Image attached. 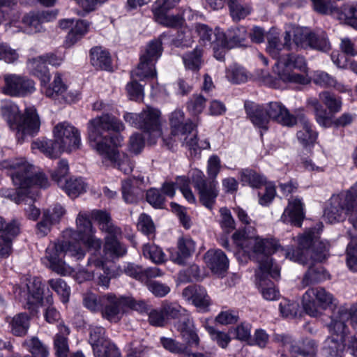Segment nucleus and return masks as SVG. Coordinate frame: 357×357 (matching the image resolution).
<instances>
[{"mask_svg":"<svg viewBox=\"0 0 357 357\" xmlns=\"http://www.w3.org/2000/svg\"><path fill=\"white\" fill-rule=\"evenodd\" d=\"M226 77L231 82L240 84L245 82L248 79L249 75L244 68L234 64L227 70Z\"/></svg>","mask_w":357,"mask_h":357,"instance_id":"nucleus-48","label":"nucleus"},{"mask_svg":"<svg viewBox=\"0 0 357 357\" xmlns=\"http://www.w3.org/2000/svg\"><path fill=\"white\" fill-rule=\"evenodd\" d=\"M265 107L270 120L287 127H292L297 123V116L291 114L282 103L276 101L270 102L265 105Z\"/></svg>","mask_w":357,"mask_h":357,"instance_id":"nucleus-23","label":"nucleus"},{"mask_svg":"<svg viewBox=\"0 0 357 357\" xmlns=\"http://www.w3.org/2000/svg\"><path fill=\"white\" fill-rule=\"evenodd\" d=\"M2 91L11 96H26L36 91L35 82L26 77L15 74H6L3 77Z\"/></svg>","mask_w":357,"mask_h":357,"instance_id":"nucleus-20","label":"nucleus"},{"mask_svg":"<svg viewBox=\"0 0 357 357\" xmlns=\"http://www.w3.org/2000/svg\"><path fill=\"white\" fill-rule=\"evenodd\" d=\"M66 254L79 260L84 257L85 251L77 242L59 241L50 243L46 248L44 263L57 274H70L72 272L71 268L61 259V257Z\"/></svg>","mask_w":357,"mask_h":357,"instance_id":"nucleus-9","label":"nucleus"},{"mask_svg":"<svg viewBox=\"0 0 357 357\" xmlns=\"http://www.w3.org/2000/svg\"><path fill=\"white\" fill-rule=\"evenodd\" d=\"M24 31L28 33H38L42 31L43 26L37 13H29L22 18Z\"/></svg>","mask_w":357,"mask_h":357,"instance_id":"nucleus-50","label":"nucleus"},{"mask_svg":"<svg viewBox=\"0 0 357 357\" xmlns=\"http://www.w3.org/2000/svg\"><path fill=\"white\" fill-rule=\"evenodd\" d=\"M162 312L165 314L167 322L169 319L181 320L188 313L187 310L182 307L178 303L165 301L162 303Z\"/></svg>","mask_w":357,"mask_h":357,"instance_id":"nucleus-44","label":"nucleus"},{"mask_svg":"<svg viewBox=\"0 0 357 357\" xmlns=\"http://www.w3.org/2000/svg\"><path fill=\"white\" fill-rule=\"evenodd\" d=\"M91 62L96 68L109 70L111 66V58L106 50L96 47L91 50Z\"/></svg>","mask_w":357,"mask_h":357,"instance_id":"nucleus-41","label":"nucleus"},{"mask_svg":"<svg viewBox=\"0 0 357 357\" xmlns=\"http://www.w3.org/2000/svg\"><path fill=\"white\" fill-rule=\"evenodd\" d=\"M357 199V182L347 192L333 196L331 207L325 211V218L331 223L343 220L349 214V220L355 229H357V209L356 206Z\"/></svg>","mask_w":357,"mask_h":357,"instance_id":"nucleus-10","label":"nucleus"},{"mask_svg":"<svg viewBox=\"0 0 357 357\" xmlns=\"http://www.w3.org/2000/svg\"><path fill=\"white\" fill-rule=\"evenodd\" d=\"M206 330L209 333L212 340L215 341L217 344L222 349H225L231 341L230 336L222 331L215 330L213 327L205 326Z\"/></svg>","mask_w":357,"mask_h":357,"instance_id":"nucleus-57","label":"nucleus"},{"mask_svg":"<svg viewBox=\"0 0 357 357\" xmlns=\"http://www.w3.org/2000/svg\"><path fill=\"white\" fill-rule=\"evenodd\" d=\"M13 293L16 299L26 303L29 307L37 305L42 301L43 289L41 282L36 278H24L19 284L13 287Z\"/></svg>","mask_w":357,"mask_h":357,"instance_id":"nucleus-15","label":"nucleus"},{"mask_svg":"<svg viewBox=\"0 0 357 357\" xmlns=\"http://www.w3.org/2000/svg\"><path fill=\"white\" fill-rule=\"evenodd\" d=\"M28 67L33 75L40 78L41 84L49 83L50 80L49 70L43 55L30 59Z\"/></svg>","mask_w":357,"mask_h":357,"instance_id":"nucleus-35","label":"nucleus"},{"mask_svg":"<svg viewBox=\"0 0 357 357\" xmlns=\"http://www.w3.org/2000/svg\"><path fill=\"white\" fill-rule=\"evenodd\" d=\"M328 250V242L320 241L318 232L310 229L298 237V248L291 252H287L286 256L290 260L302 264H312L326 259Z\"/></svg>","mask_w":357,"mask_h":357,"instance_id":"nucleus-8","label":"nucleus"},{"mask_svg":"<svg viewBox=\"0 0 357 357\" xmlns=\"http://www.w3.org/2000/svg\"><path fill=\"white\" fill-rule=\"evenodd\" d=\"M89 343L96 357H121L116 347L105 335L101 326H91Z\"/></svg>","mask_w":357,"mask_h":357,"instance_id":"nucleus-17","label":"nucleus"},{"mask_svg":"<svg viewBox=\"0 0 357 357\" xmlns=\"http://www.w3.org/2000/svg\"><path fill=\"white\" fill-rule=\"evenodd\" d=\"M303 204L301 199L291 197L283 212L281 220L285 223H291L300 227L304 219Z\"/></svg>","mask_w":357,"mask_h":357,"instance_id":"nucleus-25","label":"nucleus"},{"mask_svg":"<svg viewBox=\"0 0 357 357\" xmlns=\"http://www.w3.org/2000/svg\"><path fill=\"white\" fill-rule=\"evenodd\" d=\"M313 34L314 33L307 28H296L294 30V42L298 48L301 49L310 47L314 50H324L328 47V43L323 38L319 39L320 44H315L316 38H312Z\"/></svg>","mask_w":357,"mask_h":357,"instance_id":"nucleus-26","label":"nucleus"},{"mask_svg":"<svg viewBox=\"0 0 357 357\" xmlns=\"http://www.w3.org/2000/svg\"><path fill=\"white\" fill-rule=\"evenodd\" d=\"M162 42L159 39L150 41L142 50L140 62L132 72V77L144 79L156 75L155 63L162 52Z\"/></svg>","mask_w":357,"mask_h":357,"instance_id":"nucleus-14","label":"nucleus"},{"mask_svg":"<svg viewBox=\"0 0 357 357\" xmlns=\"http://www.w3.org/2000/svg\"><path fill=\"white\" fill-rule=\"evenodd\" d=\"M339 19L357 30V2L344 4L337 10Z\"/></svg>","mask_w":357,"mask_h":357,"instance_id":"nucleus-40","label":"nucleus"},{"mask_svg":"<svg viewBox=\"0 0 357 357\" xmlns=\"http://www.w3.org/2000/svg\"><path fill=\"white\" fill-rule=\"evenodd\" d=\"M41 84V91L47 96L53 99L62 98L66 91V85L63 82L61 75L56 73L51 84Z\"/></svg>","mask_w":357,"mask_h":357,"instance_id":"nucleus-34","label":"nucleus"},{"mask_svg":"<svg viewBox=\"0 0 357 357\" xmlns=\"http://www.w3.org/2000/svg\"><path fill=\"white\" fill-rule=\"evenodd\" d=\"M327 327L331 335L324 342L323 350L325 354L331 357H337L342 355L345 347V338L348 334H342L331 328V321Z\"/></svg>","mask_w":357,"mask_h":357,"instance_id":"nucleus-24","label":"nucleus"},{"mask_svg":"<svg viewBox=\"0 0 357 357\" xmlns=\"http://www.w3.org/2000/svg\"><path fill=\"white\" fill-rule=\"evenodd\" d=\"M146 200L154 208H162L165 198L158 190L151 188L146 192Z\"/></svg>","mask_w":357,"mask_h":357,"instance_id":"nucleus-63","label":"nucleus"},{"mask_svg":"<svg viewBox=\"0 0 357 357\" xmlns=\"http://www.w3.org/2000/svg\"><path fill=\"white\" fill-rule=\"evenodd\" d=\"M54 348L57 357H68V344L67 337L61 334H56L54 337Z\"/></svg>","mask_w":357,"mask_h":357,"instance_id":"nucleus-64","label":"nucleus"},{"mask_svg":"<svg viewBox=\"0 0 357 357\" xmlns=\"http://www.w3.org/2000/svg\"><path fill=\"white\" fill-rule=\"evenodd\" d=\"M143 255L155 264H162L165 261V254L160 247L153 243H147L144 245Z\"/></svg>","mask_w":357,"mask_h":357,"instance_id":"nucleus-49","label":"nucleus"},{"mask_svg":"<svg viewBox=\"0 0 357 357\" xmlns=\"http://www.w3.org/2000/svg\"><path fill=\"white\" fill-rule=\"evenodd\" d=\"M307 104L314 111L316 121L319 125L325 128H329L332 125L336 127H345L353 123L356 119V114L344 112L333 121L328 116V113L317 98H310Z\"/></svg>","mask_w":357,"mask_h":357,"instance_id":"nucleus-18","label":"nucleus"},{"mask_svg":"<svg viewBox=\"0 0 357 357\" xmlns=\"http://www.w3.org/2000/svg\"><path fill=\"white\" fill-rule=\"evenodd\" d=\"M183 297L186 301H191L200 310L206 311L211 304V300L206 289L199 286H188L182 293Z\"/></svg>","mask_w":357,"mask_h":357,"instance_id":"nucleus-27","label":"nucleus"},{"mask_svg":"<svg viewBox=\"0 0 357 357\" xmlns=\"http://www.w3.org/2000/svg\"><path fill=\"white\" fill-rule=\"evenodd\" d=\"M220 225L222 229L229 233L235 228V221L231 216L230 211L227 208L220 209Z\"/></svg>","mask_w":357,"mask_h":357,"instance_id":"nucleus-61","label":"nucleus"},{"mask_svg":"<svg viewBox=\"0 0 357 357\" xmlns=\"http://www.w3.org/2000/svg\"><path fill=\"white\" fill-rule=\"evenodd\" d=\"M83 304L85 307L93 312H100L102 309V296L88 293L84 296Z\"/></svg>","mask_w":357,"mask_h":357,"instance_id":"nucleus-58","label":"nucleus"},{"mask_svg":"<svg viewBox=\"0 0 357 357\" xmlns=\"http://www.w3.org/2000/svg\"><path fill=\"white\" fill-rule=\"evenodd\" d=\"M0 114L10 129L15 132L20 142L36 135L40 131V118L33 106L26 107L21 114L17 104L6 100L1 105Z\"/></svg>","mask_w":357,"mask_h":357,"instance_id":"nucleus-6","label":"nucleus"},{"mask_svg":"<svg viewBox=\"0 0 357 357\" xmlns=\"http://www.w3.org/2000/svg\"><path fill=\"white\" fill-rule=\"evenodd\" d=\"M1 165L3 168L11 171L12 181L20 190L16 191L13 189L2 188L0 190V195L17 204L24 202L27 188L33 185L40 188L48 186L49 182L47 177L43 173L37 172L33 166L22 158L10 161L5 160Z\"/></svg>","mask_w":357,"mask_h":357,"instance_id":"nucleus-5","label":"nucleus"},{"mask_svg":"<svg viewBox=\"0 0 357 357\" xmlns=\"http://www.w3.org/2000/svg\"><path fill=\"white\" fill-rule=\"evenodd\" d=\"M334 295L321 287H310L302 296L301 305L304 312L312 317H321L324 311L332 310L331 328L342 334H349L347 321L357 331V303L349 306L346 304L337 306Z\"/></svg>","mask_w":357,"mask_h":357,"instance_id":"nucleus-2","label":"nucleus"},{"mask_svg":"<svg viewBox=\"0 0 357 357\" xmlns=\"http://www.w3.org/2000/svg\"><path fill=\"white\" fill-rule=\"evenodd\" d=\"M95 268L100 270L102 268V260L95 255L89 259L87 268L79 271L75 275V279L79 282L95 279Z\"/></svg>","mask_w":357,"mask_h":357,"instance_id":"nucleus-37","label":"nucleus"},{"mask_svg":"<svg viewBox=\"0 0 357 357\" xmlns=\"http://www.w3.org/2000/svg\"><path fill=\"white\" fill-rule=\"evenodd\" d=\"M241 181L244 185L259 188L266 183V178L252 169H243L241 172Z\"/></svg>","mask_w":357,"mask_h":357,"instance_id":"nucleus-47","label":"nucleus"},{"mask_svg":"<svg viewBox=\"0 0 357 357\" xmlns=\"http://www.w3.org/2000/svg\"><path fill=\"white\" fill-rule=\"evenodd\" d=\"M233 239L237 246L248 255L253 253L257 255L259 270L257 273L258 288L264 298L273 301L279 297V291L274 284L268 279L270 275L274 279L280 277V270L273 264L268 256L278 250V243L273 239H264L259 236H248L245 231H237L233 234Z\"/></svg>","mask_w":357,"mask_h":357,"instance_id":"nucleus-1","label":"nucleus"},{"mask_svg":"<svg viewBox=\"0 0 357 357\" xmlns=\"http://www.w3.org/2000/svg\"><path fill=\"white\" fill-rule=\"evenodd\" d=\"M208 267L216 274H221L228 268L227 256L221 250H210L204 255Z\"/></svg>","mask_w":357,"mask_h":357,"instance_id":"nucleus-29","label":"nucleus"},{"mask_svg":"<svg viewBox=\"0 0 357 357\" xmlns=\"http://www.w3.org/2000/svg\"><path fill=\"white\" fill-rule=\"evenodd\" d=\"M91 217L98 222L100 229L107 234L105 238V254L111 257L124 255L126 248L119 241L122 234L121 229L113 223L110 215L105 211L96 210L91 212Z\"/></svg>","mask_w":357,"mask_h":357,"instance_id":"nucleus-11","label":"nucleus"},{"mask_svg":"<svg viewBox=\"0 0 357 357\" xmlns=\"http://www.w3.org/2000/svg\"><path fill=\"white\" fill-rule=\"evenodd\" d=\"M122 195L124 201L127 203L136 202L140 197V190L132 185L128 180L122 183Z\"/></svg>","mask_w":357,"mask_h":357,"instance_id":"nucleus-54","label":"nucleus"},{"mask_svg":"<svg viewBox=\"0 0 357 357\" xmlns=\"http://www.w3.org/2000/svg\"><path fill=\"white\" fill-rule=\"evenodd\" d=\"M218 38L220 43L227 49H231L236 47L244 45L243 43L247 38V30L244 26L236 27L228 31L227 36L222 33H215Z\"/></svg>","mask_w":357,"mask_h":357,"instance_id":"nucleus-28","label":"nucleus"},{"mask_svg":"<svg viewBox=\"0 0 357 357\" xmlns=\"http://www.w3.org/2000/svg\"><path fill=\"white\" fill-rule=\"evenodd\" d=\"M202 54V49L197 47L183 54L182 59L185 69L192 72L199 70L203 63Z\"/></svg>","mask_w":357,"mask_h":357,"instance_id":"nucleus-38","label":"nucleus"},{"mask_svg":"<svg viewBox=\"0 0 357 357\" xmlns=\"http://www.w3.org/2000/svg\"><path fill=\"white\" fill-rule=\"evenodd\" d=\"M88 139L90 146L102 157L106 165L110 163L116 166L123 173L130 174L133 168L128 156L121 154L107 144V139L103 137L105 131L120 132L124 129L123 124L114 116L107 114L97 116L88 123Z\"/></svg>","mask_w":357,"mask_h":357,"instance_id":"nucleus-3","label":"nucleus"},{"mask_svg":"<svg viewBox=\"0 0 357 357\" xmlns=\"http://www.w3.org/2000/svg\"><path fill=\"white\" fill-rule=\"evenodd\" d=\"M160 112L151 107H146L140 113H126L124 120L130 125L142 129L147 135V140L151 144L156 143L162 136L160 121Z\"/></svg>","mask_w":357,"mask_h":357,"instance_id":"nucleus-12","label":"nucleus"},{"mask_svg":"<svg viewBox=\"0 0 357 357\" xmlns=\"http://www.w3.org/2000/svg\"><path fill=\"white\" fill-rule=\"evenodd\" d=\"M10 332L15 336L22 337L27 333L29 328V317L26 313H19L12 317H7Z\"/></svg>","mask_w":357,"mask_h":357,"instance_id":"nucleus-33","label":"nucleus"},{"mask_svg":"<svg viewBox=\"0 0 357 357\" xmlns=\"http://www.w3.org/2000/svg\"><path fill=\"white\" fill-rule=\"evenodd\" d=\"M89 29V22L84 20H77L75 24H73L66 37L65 46L66 47L73 46L88 32Z\"/></svg>","mask_w":357,"mask_h":357,"instance_id":"nucleus-36","label":"nucleus"},{"mask_svg":"<svg viewBox=\"0 0 357 357\" xmlns=\"http://www.w3.org/2000/svg\"><path fill=\"white\" fill-rule=\"evenodd\" d=\"M347 252V264L349 268L354 272L357 271V236L351 238Z\"/></svg>","mask_w":357,"mask_h":357,"instance_id":"nucleus-56","label":"nucleus"},{"mask_svg":"<svg viewBox=\"0 0 357 357\" xmlns=\"http://www.w3.org/2000/svg\"><path fill=\"white\" fill-rule=\"evenodd\" d=\"M22 345L33 357H47L49 355L47 347L37 337L33 336L25 340Z\"/></svg>","mask_w":357,"mask_h":357,"instance_id":"nucleus-43","label":"nucleus"},{"mask_svg":"<svg viewBox=\"0 0 357 357\" xmlns=\"http://www.w3.org/2000/svg\"><path fill=\"white\" fill-rule=\"evenodd\" d=\"M291 35L286 32L284 42L278 37L268 38L266 52L277 60L274 71L280 79L287 83L306 84L309 82L307 67L303 56L284 52L290 48Z\"/></svg>","mask_w":357,"mask_h":357,"instance_id":"nucleus-4","label":"nucleus"},{"mask_svg":"<svg viewBox=\"0 0 357 357\" xmlns=\"http://www.w3.org/2000/svg\"><path fill=\"white\" fill-rule=\"evenodd\" d=\"M299 121L300 129L297 132V139L305 147L310 146L315 142L317 134L313 130L312 124L303 114L297 115V121Z\"/></svg>","mask_w":357,"mask_h":357,"instance_id":"nucleus-30","label":"nucleus"},{"mask_svg":"<svg viewBox=\"0 0 357 357\" xmlns=\"http://www.w3.org/2000/svg\"><path fill=\"white\" fill-rule=\"evenodd\" d=\"M183 112L180 109H176L171 114L169 121L172 134L174 137L185 135L187 131L193 130L195 125L192 122H185Z\"/></svg>","mask_w":357,"mask_h":357,"instance_id":"nucleus-32","label":"nucleus"},{"mask_svg":"<svg viewBox=\"0 0 357 357\" xmlns=\"http://www.w3.org/2000/svg\"><path fill=\"white\" fill-rule=\"evenodd\" d=\"M160 343L166 350L173 354H180L187 351V346L184 343L170 337H162Z\"/></svg>","mask_w":357,"mask_h":357,"instance_id":"nucleus-55","label":"nucleus"},{"mask_svg":"<svg viewBox=\"0 0 357 357\" xmlns=\"http://www.w3.org/2000/svg\"><path fill=\"white\" fill-rule=\"evenodd\" d=\"M131 77H132L131 76ZM132 79V81L128 83L126 86V90L130 99L135 101L142 100L144 98V90L142 86L136 82V79H138V77H135ZM139 79L141 80L139 78Z\"/></svg>","mask_w":357,"mask_h":357,"instance_id":"nucleus-60","label":"nucleus"},{"mask_svg":"<svg viewBox=\"0 0 357 357\" xmlns=\"http://www.w3.org/2000/svg\"><path fill=\"white\" fill-rule=\"evenodd\" d=\"M54 140L38 139L31 144L33 151H38L46 156L54 158L63 152H72L81 146L80 132L71 123L63 121L57 123L53 129Z\"/></svg>","mask_w":357,"mask_h":357,"instance_id":"nucleus-7","label":"nucleus"},{"mask_svg":"<svg viewBox=\"0 0 357 357\" xmlns=\"http://www.w3.org/2000/svg\"><path fill=\"white\" fill-rule=\"evenodd\" d=\"M206 107V99L202 95H193L187 103V109L192 116L200 114Z\"/></svg>","mask_w":357,"mask_h":357,"instance_id":"nucleus-53","label":"nucleus"},{"mask_svg":"<svg viewBox=\"0 0 357 357\" xmlns=\"http://www.w3.org/2000/svg\"><path fill=\"white\" fill-rule=\"evenodd\" d=\"M229 8L231 16L235 21L245 18L251 11L248 6L242 5L237 0H229Z\"/></svg>","mask_w":357,"mask_h":357,"instance_id":"nucleus-52","label":"nucleus"},{"mask_svg":"<svg viewBox=\"0 0 357 357\" xmlns=\"http://www.w3.org/2000/svg\"><path fill=\"white\" fill-rule=\"evenodd\" d=\"M175 185L181 190L183 197L190 203H195V197L190 188V180L185 176H178L176 180Z\"/></svg>","mask_w":357,"mask_h":357,"instance_id":"nucleus-59","label":"nucleus"},{"mask_svg":"<svg viewBox=\"0 0 357 357\" xmlns=\"http://www.w3.org/2000/svg\"><path fill=\"white\" fill-rule=\"evenodd\" d=\"M48 284L61 296L63 303H66L68 301L70 288L63 280L61 278L51 279L48 281Z\"/></svg>","mask_w":357,"mask_h":357,"instance_id":"nucleus-51","label":"nucleus"},{"mask_svg":"<svg viewBox=\"0 0 357 357\" xmlns=\"http://www.w3.org/2000/svg\"><path fill=\"white\" fill-rule=\"evenodd\" d=\"M192 182L199 194V199L204 206L211 209L218 195V182L207 181L201 170L194 169L192 175Z\"/></svg>","mask_w":357,"mask_h":357,"instance_id":"nucleus-19","label":"nucleus"},{"mask_svg":"<svg viewBox=\"0 0 357 357\" xmlns=\"http://www.w3.org/2000/svg\"><path fill=\"white\" fill-rule=\"evenodd\" d=\"M135 300L131 296H119L113 293L102 296V317L111 323H118L127 308L135 307Z\"/></svg>","mask_w":357,"mask_h":357,"instance_id":"nucleus-13","label":"nucleus"},{"mask_svg":"<svg viewBox=\"0 0 357 357\" xmlns=\"http://www.w3.org/2000/svg\"><path fill=\"white\" fill-rule=\"evenodd\" d=\"M320 100L326 107L330 113L336 114L341 111L342 100L329 91H323L319 95Z\"/></svg>","mask_w":357,"mask_h":357,"instance_id":"nucleus-45","label":"nucleus"},{"mask_svg":"<svg viewBox=\"0 0 357 357\" xmlns=\"http://www.w3.org/2000/svg\"><path fill=\"white\" fill-rule=\"evenodd\" d=\"M77 231H67L66 236L73 235V238H79L86 246L98 251L102 245L100 239L94 236L95 230L92 227L87 213L79 212L76 218Z\"/></svg>","mask_w":357,"mask_h":357,"instance_id":"nucleus-16","label":"nucleus"},{"mask_svg":"<svg viewBox=\"0 0 357 357\" xmlns=\"http://www.w3.org/2000/svg\"><path fill=\"white\" fill-rule=\"evenodd\" d=\"M328 276L323 266L311 265L303 276L302 284L304 287H307L326 280Z\"/></svg>","mask_w":357,"mask_h":357,"instance_id":"nucleus-39","label":"nucleus"},{"mask_svg":"<svg viewBox=\"0 0 357 357\" xmlns=\"http://www.w3.org/2000/svg\"><path fill=\"white\" fill-rule=\"evenodd\" d=\"M178 253L175 261L182 264L183 259L189 257L195 249V242L190 238H181L178 241Z\"/></svg>","mask_w":357,"mask_h":357,"instance_id":"nucleus-46","label":"nucleus"},{"mask_svg":"<svg viewBox=\"0 0 357 357\" xmlns=\"http://www.w3.org/2000/svg\"><path fill=\"white\" fill-rule=\"evenodd\" d=\"M20 232V223L13 220L5 225L3 218L0 216V236L10 235V236H17Z\"/></svg>","mask_w":357,"mask_h":357,"instance_id":"nucleus-62","label":"nucleus"},{"mask_svg":"<svg viewBox=\"0 0 357 357\" xmlns=\"http://www.w3.org/2000/svg\"><path fill=\"white\" fill-rule=\"evenodd\" d=\"M60 188L63 189L71 198H75L86 190V184L81 178H70L60 183Z\"/></svg>","mask_w":357,"mask_h":357,"instance_id":"nucleus-42","label":"nucleus"},{"mask_svg":"<svg viewBox=\"0 0 357 357\" xmlns=\"http://www.w3.org/2000/svg\"><path fill=\"white\" fill-rule=\"evenodd\" d=\"M273 340L282 345H290L291 357H315L317 353L318 344L312 339H305L298 346L293 345L291 337L285 334H275Z\"/></svg>","mask_w":357,"mask_h":357,"instance_id":"nucleus-22","label":"nucleus"},{"mask_svg":"<svg viewBox=\"0 0 357 357\" xmlns=\"http://www.w3.org/2000/svg\"><path fill=\"white\" fill-rule=\"evenodd\" d=\"M180 0H156L152 7L155 20L167 27H177L182 24L178 15H167V13L173 8Z\"/></svg>","mask_w":357,"mask_h":357,"instance_id":"nucleus-21","label":"nucleus"},{"mask_svg":"<svg viewBox=\"0 0 357 357\" xmlns=\"http://www.w3.org/2000/svg\"><path fill=\"white\" fill-rule=\"evenodd\" d=\"M246 114L253 125L264 130L268 129L270 119L265 106L245 105Z\"/></svg>","mask_w":357,"mask_h":357,"instance_id":"nucleus-31","label":"nucleus"}]
</instances>
